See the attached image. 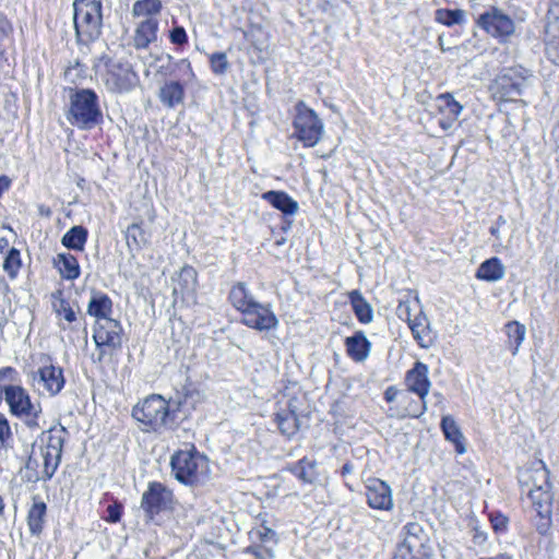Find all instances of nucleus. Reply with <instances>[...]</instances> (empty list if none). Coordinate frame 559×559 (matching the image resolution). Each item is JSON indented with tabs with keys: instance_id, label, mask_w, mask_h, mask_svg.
<instances>
[{
	"instance_id": "obj_1",
	"label": "nucleus",
	"mask_w": 559,
	"mask_h": 559,
	"mask_svg": "<svg viewBox=\"0 0 559 559\" xmlns=\"http://www.w3.org/2000/svg\"><path fill=\"white\" fill-rule=\"evenodd\" d=\"M67 435L64 427H52L34 441L26 467L36 472V479L48 480L55 475Z\"/></svg>"
},
{
	"instance_id": "obj_2",
	"label": "nucleus",
	"mask_w": 559,
	"mask_h": 559,
	"mask_svg": "<svg viewBox=\"0 0 559 559\" xmlns=\"http://www.w3.org/2000/svg\"><path fill=\"white\" fill-rule=\"evenodd\" d=\"M132 417L146 432H160L177 425L176 409H173L170 399L166 400L159 394H151L139 402L132 409Z\"/></svg>"
},
{
	"instance_id": "obj_3",
	"label": "nucleus",
	"mask_w": 559,
	"mask_h": 559,
	"mask_svg": "<svg viewBox=\"0 0 559 559\" xmlns=\"http://www.w3.org/2000/svg\"><path fill=\"white\" fill-rule=\"evenodd\" d=\"M68 121L79 129H92L103 120L98 95L90 88L75 90L70 95Z\"/></svg>"
},
{
	"instance_id": "obj_4",
	"label": "nucleus",
	"mask_w": 559,
	"mask_h": 559,
	"mask_svg": "<svg viewBox=\"0 0 559 559\" xmlns=\"http://www.w3.org/2000/svg\"><path fill=\"white\" fill-rule=\"evenodd\" d=\"M170 465L175 478L186 485L204 480L210 472L207 459L194 449L177 451Z\"/></svg>"
},
{
	"instance_id": "obj_5",
	"label": "nucleus",
	"mask_w": 559,
	"mask_h": 559,
	"mask_svg": "<svg viewBox=\"0 0 559 559\" xmlns=\"http://www.w3.org/2000/svg\"><path fill=\"white\" fill-rule=\"evenodd\" d=\"M74 27L80 41L95 40L102 29V0H75Z\"/></svg>"
},
{
	"instance_id": "obj_6",
	"label": "nucleus",
	"mask_w": 559,
	"mask_h": 559,
	"mask_svg": "<svg viewBox=\"0 0 559 559\" xmlns=\"http://www.w3.org/2000/svg\"><path fill=\"white\" fill-rule=\"evenodd\" d=\"M1 394L9 406L10 413L22 419L29 428L38 427L41 414L39 404L32 402L28 392L21 385H4Z\"/></svg>"
},
{
	"instance_id": "obj_7",
	"label": "nucleus",
	"mask_w": 559,
	"mask_h": 559,
	"mask_svg": "<svg viewBox=\"0 0 559 559\" xmlns=\"http://www.w3.org/2000/svg\"><path fill=\"white\" fill-rule=\"evenodd\" d=\"M294 129L296 136L305 146H314L322 138L324 126L314 110L302 100L295 106Z\"/></svg>"
},
{
	"instance_id": "obj_8",
	"label": "nucleus",
	"mask_w": 559,
	"mask_h": 559,
	"mask_svg": "<svg viewBox=\"0 0 559 559\" xmlns=\"http://www.w3.org/2000/svg\"><path fill=\"white\" fill-rule=\"evenodd\" d=\"M120 323L114 319L105 318L104 321H97L93 333V340L97 347V353L92 355L94 362H102L110 350L121 346Z\"/></svg>"
},
{
	"instance_id": "obj_9",
	"label": "nucleus",
	"mask_w": 559,
	"mask_h": 559,
	"mask_svg": "<svg viewBox=\"0 0 559 559\" xmlns=\"http://www.w3.org/2000/svg\"><path fill=\"white\" fill-rule=\"evenodd\" d=\"M530 78V72L522 67L506 69L495 80L492 91L502 100H516L527 86Z\"/></svg>"
},
{
	"instance_id": "obj_10",
	"label": "nucleus",
	"mask_w": 559,
	"mask_h": 559,
	"mask_svg": "<svg viewBox=\"0 0 559 559\" xmlns=\"http://www.w3.org/2000/svg\"><path fill=\"white\" fill-rule=\"evenodd\" d=\"M175 498L173 491L158 481H151L141 498V508L147 520L153 521L162 512L173 510Z\"/></svg>"
},
{
	"instance_id": "obj_11",
	"label": "nucleus",
	"mask_w": 559,
	"mask_h": 559,
	"mask_svg": "<svg viewBox=\"0 0 559 559\" xmlns=\"http://www.w3.org/2000/svg\"><path fill=\"white\" fill-rule=\"evenodd\" d=\"M477 25L500 43L507 41L515 32L513 19L502 9L490 7L477 19Z\"/></svg>"
},
{
	"instance_id": "obj_12",
	"label": "nucleus",
	"mask_w": 559,
	"mask_h": 559,
	"mask_svg": "<svg viewBox=\"0 0 559 559\" xmlns=\"http://www.w3.org/2000/svg\"><path fill=\"white\" fill-rule=\"evenodd\" d=\"M102 81L109 92L123 94L139 84V75L128 63L110 62L102 75Z\"/></svg>"
},
{
	"instance_id": "obj_13",
	"label": "nucleus",
	"mask_w": 559,
	"mask_h": 559,
	"mask_svg": "<svg viewBox=\"0 0 559 559\" xmlns=\"http://www.w3.org/2000/svg\"><path fill=\"white\" fill-rule=\"evenodd\" d=\"M532 487L528 489V498L540 516L550 513L552 502L551 485L549 483V472L545 466L537 468L530 476Z\"/></svg>"
},
{
	"instance_id": "obj_14",
	"label": "nucleus",
	"mask_w": 559,
	"mask_h": 559,
	"mask_svg": "<svg viewBox=\"0 0 559 559\" xmlns=\"http://www.w3.org/2000/svg\"><path fill=\"white\" fill-rule=\"evenodd\" d=\"M32 382L40 394L56 396L66 384L63 369L51 364L41 366L33 372Z\"/></svg>"
},
{
	"instance_id": "obj_15",
	"label": "nucleus",
	"mask_w": 559,
	"mask_h": 559,
	"mask_svg": "<svg viewBox=\"0 0 559 559\" xmlns=\"http://www.w3.org/2000/svg\"><path fill=\"white\" fill-rule=\"evenodd\" d=\"M204 401L203 393L195 386L188 384L183 385L180 391H177L174 396H170V404L173 409H176V418L181 413L188 417L192 411H195Z\"/></svg>"
},
{
	"instance_id": "obj_16",
	"label": "nucleus",
	"mask_w": 559,
	"mask_h": 559,
	"mask_svg": "<svg viewBox=\"0 0 559 559\" xmlns=\"http://www.w3.org/2000/svg\"><path fill=\"white\" fill-rule=\"evenodd\" d=\"M367 503L370 508L382 511L393 509L391 487L383 480L373 478L366 486Z\"/></svg>"
},
{
	"instance_id": "obj_17",
	"label": "nucleus",
	"mask_w": 559,
	"mask_h": 559,
	"mask_svg": "<svg viewBox=\"0 0 559 559\" xmlns=\"http://www.w3.org/2000/svg\"><path fill=\"white\" fill-rule=\"evenodd\" d=\"M158 29V20H141L134 27L130 45L136 50L147 49L157 41Z\"/></svg>"
},
{
	"instance_id": "obj_18",
	"label": "nucleus",
	"mask_w": 559,
	"mask_h": 559,
	"mask_svg": "<svg viewBox=\"0 0 559 559\" xmlns=\"http://www.w3.org/2000/svg\"><path fill=\"white\" fill-rule=\"evenodd\" d=\"M276 324L277 319L269 308L247 298V326L264 331L274 328Z\"/></svg>"
},
{
	"instance_id": "obj_19",
	"label": "nucleus",
	"mask_w": 559,
	"mask_h": 559,
	"mask_svg": "<svg viewBox=\"0 0 559 559\" xmlns=\"http://www.w3.org/2000/svg\"><path fill=\"white\" fill-rule=\"evenodd\" d=\"M429 369L424 362L417 361L414 367L407 371L405 382L411 392L416 393L420 401L424 402L430 389V380L428 378Z\"/></svg>"
},
{
	"instance_id": "obj_20",
	"label": "nucleus",
	"mask_w": 559,
	"mask_h": 559,
	"mask_svg": "<svg viewBox=\"0 0 559 559\" xmlns=\"http://www.w3.org/2000/svg\"><path fill=\"white\" fill-rule=\"evenodd\" d=\"M173 293L182 299H193L197 292V271L189 265L183 266L173 280Z\"/></svg>"
},
{
	"instance_id": "obj_21",
	"label": "nucleus",
	"mask_w": 559,
	"mask_h": 559,
	"mask_svg": "<svg viewBox=\"0 0 559 559\" xmlns=\"http://www.w3.org/2000/svg\"><path fill=\"white\" fill-rule=\"evenodd\" d=\"M414 338L423 348H429L433 345L436 336L432 332L429 320L423 311L414 316V320L408 324Z\"/></svg>"
},
{
	"instance_id": "obj_22",
	"label": "nucleus",
	"mask_w": 559,
	"mask_h": 559,
	"mask_svg": "<svg viewBox=\"0 0 559 559\" xmlns=\"http://www.w3.org/2000/svg\"><path fill=\"white\" fill-rule=\"evenodd\" d=\"M185 95L183 84L176 80L165 81L158 91L160 103L168 108H175L183 104Z\"/></svg>"
},
{
	"instance_id": "obj_23",
	"label": "nucleus",
	"mask_w": 559,
	"mask_h": 559,
	"mask_svg": "<svg viewBox=\"0 0 559 559\" xmlns=\"http://www.w3.org/2000/svg\"><path fill=\"white\" fill-rule=\"evenodd\" d=\"M250 35L251 45L249 52L251 55L252 62H260L264 60L269 55V36L259 26H251L250 32H247V36Z\"/></svg>"
},
{
	"instance_id": "obj_24",
	"label": "nucleus",
	"mask_w": 559,
	"mask_h": 559,
	"mask_svg": "<svg viewBox=\"0 0 559 559\" xmlns=\"http://www.w3.org/2000/svg\"><path fill=\"white\" fill-rule=\"evenodd\" d=\"M346 353L355 361H364L370 353L371 344L364 332L358 331L345 340Z\"/></svg>"
},
{
	"instance_id": "obj_25",
	"label": "nucleus",
	"mask_w": 559,
	"mask_h": 559,
	"mask_svg": "<svg viewBox=\"0 0 559 559\" xmlns=\"http://www.w3.org/2000/svg\"><path fill=\"white\" fill-rule=\"evenodd\" d=\"M53 265L60 276L68 281L76 280L81 274L78 259L69 252L58 253L53 259Z\"/></svg>"
},
{
	"instance_id": "obj_26",
	"label": "nucleus",
	"mask_w": 559,
	"mask_h": 559,
	"mask_svg": "<svg viewBox=\"0 0 559 559\" xmlns=\"http://www.w3.org/2000/svg\"><path fill=\"white\" fill-rule=\"evenodd\" d=\"M162 9V0H136L132 4L131 14L135 19L157 20Z\"/></svg>"
},
{
	"instance_id": "obj_27",
	"label": "nucleus",
	"mask_w": 559,
	"mask_h": 559,
	"mask_svg": "<svg viewBox=\"0 0 559 559\" xmlns=\"http://www.w3.org/2000/svg\"><path fill=\"white\" fill-rule=\"evenodd\" d=\"M111 311L112 302L106 294L96 293L92 296L87 305L88 314L95 317L97 321H104L105 318H109Z\"/></svg>"
},
{
	"instance_id": "obj_28",
	"label": "nucleus",
	"mask_w": 559,
	"mask_h": 559,
	"mask_svg": "<svg viewBox=\"0 0 559 559\" xmlns=\"http://www.w3.org/2000/svg\"><path fill=\"white\" fill-rule=\"evenodd\" d=\"M47 506L44 501L34 499L27 513V525L32 535H39L43 532Z\"/></svg>"
},
{
	"instance_id": "obj_29",
	"label": "nucleus",
	"mask_w": 559,
	"mask_h": 559,
	"mask_svg": "<svg viewBox=\"0 0 559 559\" xmlns=\"http://www.w3.org/2000/svg\"><path fill=\"white\" fill-rule=\"evenodd\" d=\"M263 199L271 203L275 209L282 211L284 214L293 215L298 211V203L285 192L269 191L263 194Z\"/></svg>"
},
{
	"instance_id": "obj_30",
	"label": "nucleus",
	"mask_w": 559,
	"mask_h": 559,
	"mask_svg": "<svg viewBox=\"0 0 559 559\" xmlns=\"http://www.w3.org/2000/svg\"><path fill=\"white\" fill-rule=\"evenodd\" d=\"M545 41L549 59L559 66V19L548 22Z\"/></svg>"
},
{
	"instance_id": "obj_31",
	"label": "nucleus",
	"mask_w": 559,
	"mask_h": 559,
	"mask_svg": "<svg viewBox=\"0 0 559 559\" xmlns=\"http://www.w3.org/2000/svg\"><path fill=\"white\" fill-rule=\"evenodd\" d=\"M504 276V266L498 258H491L483 262L477 272L476 277L487 282H497Z\"/></svg>"
},
{
	"instance_id": "obj_32",
	"label": "nucleus",
	"mask_w": 559,
	"mask_h": 559,
	"mask_svg": "<svg viewBox=\"0 0 559 559\" xmlns=\"http://www.w3.org/2000/svg\"><path fill=\"white\" fill-rule=\"evenodd\" d=\"M350 305L361 323H370L373 319V311L370 304L364 298L359 290H352L348 294Z\"/></svg>"
},
{
	"instance_id": "obj_33",
	"label": "nucleus",
	"mask_w": 559,
	"mask_h": 559,
	"mask_svg": "<svg viewBox=\"0 0 559 559\" xmlns=\"http://www.w3.org/2000/svg\"><path fill=\"white\" fill-rule=\"evenodd\" d=\"M441 429L445 439L455 444L456 451L461 454L464 453L466 450L463 443L464 437L453 417L449 415L443 416L441 420Z\"/></svg>"
},
{
	"instance_id": "obj_34",
	"label": "nucleus",
	"mask_w": 559,
	"mask_h": 559,
	"mask_svg": "<svg viewBox=\"0 0 559 559\" xmlns=\"http://www.w3.org/2000/svg\"><path fill=\"white\" fill-rule=\"evenodd\" d=\"M52 309L60 320H64L67 323H73L76 321V312L70 305V302L63 298V294L60 290L55 292L51 295Z\"/></svg>"
},
{
	"instance_id": "obj_35",
	"label": "nucleus",
	"mask_w": 559,
	"mask_h": 559,
	"mask_svg": "<svg viewBox=\"0 0 559 559\" xmlns=\"http://www.w3.org/2000/svg\"><path fill=\"white\" fill-rule=\"evenodd\" d=\"M86 240V228L83 226H73L63 235L61 243L68 249L83 251Z\"/></svg>"
},
{
	"instance_id": "obj_36",
	"label": "nucleus",
	"mask_w": 559,
	"mask_h": 559,
	"mask_svg": "<svg viewBox=\"0 0 559 559\" xmlns=\"http://www.w3.org/2000/svg\"><path fill=\"white\" fill-rule=\"evenodd\" d=\"M504 329L508 336V345L512 355L515 356L525 340L526 328L518 321H511L506 324Z\"/></svg>"
},
{
	"instance_id": "obj_37",
	"label": "nucleus",
	"mask_w": 559,
	"mask_h": 559,
	"mask_svg": "<svg viewBox=\"0 0 559 559\" xmlns=\"http://www.w3.org/2000/svg\"><path fill=\"white\" fill-rule=\"evenodd\" d=\"M126 240L131 250H141L148 243L150 235L140 223H133L126 230Z\"/></svg>"
},
{
	"instance_id": "obj_38",
	"label": "nucleus",
	"mask_w": 559,
	"mask_h": 559,
	"mask_svg": "<svg viewBox=\"0 0 559 559\" xmlns=\"http://www.w3.org/2000/svg\"><path fill=\"white\" fill-rule=\"evenodd\" d=\"M276 423L281 432L287 437L295 435L299 428L298 418L292 411L277 413Z\"/></svg>"
},
{
	"instance_id": "obj_39",
	"label": "nucleus",
	"mask_w": 559,
	"mask_h": 559,
	"mask_svg": "<svg viewBox=\"0 0 559 559\" xmlns=\"http://www.w3.org/2000/svg\"><path fill=\"white\" fill-rule=\"evenodd\" d=\"M465 11L461 9H438L435 12V20L445 26L460 25L465 22Z\"/></svg>"
},
{
	"instance_id": "obj_40",
	"label": "nucleus",
	"mask_w": 559,
	"mask_h": 559,
	"mask_svg": "<svg viewBox=\"0 0 559 559\" xmlns=\"http://www.w3.org/2000/svg\"><path fill=\"white\" fill-rule=\"evenodd\" d=\"M418 311H423L418 299L414 298L411 299L407 297L406 299H402L399 301V305L396 307V314L397 317L407 322L409 324L414 320V316L418 313Z\"/></svg>"
},
{
	"instance_id": "obj_41",
	"label": "nucleus",
	"mask_w": 559,
	"mask_h": 559,
	"mask_svg": "<svg viewBox=\"0 0 559 559\" xmlns=\"http://www.w3.org/2000/svg\"><path fill=\"white\" fill-rule=\"evenodd\" d=\"M437 100L438 108L441 114L451 117L452 120H456L459 118L463 107L453 98L452 95L442 94Z\"/></svg>"
},
{
	"instance_id": "obj_42",
	"label": "nucleus",
	"mask_w": 559,
	"mask_h": 559,
	"mask_svg": "<svg viewBox=\"0 0 559 559\" xmlns=\"http://www.w3.org/2000/svg\"><path fill=\"white\" fill-rule=\"evenodd\" d=\"M21 269L20 251L11 248L3 261V270L10 278H15Z\"/></svg>"
},
{
	"instance_id": "obj_43",
	"label": "nucleus",
	"mask_w": 559,
	"mask_h": 559,
	"mask_svg": "<svg viewBox=\"0 0 559 559\" xmlns=\"http://www.w3.org/2000/svg\"><path fill=\"white\" fill-rule=\"evenodd\" d=\"M251 540H259L262 544H273L275 545L277 543L276 539V533L264 526L260 525L259 527H254L249 532Z\"/></svg>"
},
{
	"instance_id": "obj_44",
	"label": "nucleus",
	"mask_w": 559,
	"mask_h": 559,
	"mask_svg": "<svg viewBox=\"0 0 559 559\" xmlns=\"http://www.w3.org/2000/svg\"><path fill=\"white\" fill-rule=\"evenodd\" d=\"M313 467L314 464L312 462H308L306 459H302L295 465L293 472L298 478L302 479L306 483H310L312 481L313 478Z\"/></svg>"
},
{
	"instance_id": "obj_45",
	"label": "nucleus",
	"mask_w": 559,
	"mask_h": 559,
	"mask_svg": "<svg viewBox=\"0 0 559 559\" xmlns=\"http://www.w3.org/2000/svg\"><path fill=\"white\" fill-rule=\"evenodd\" d=\"M211 69L215 74H225L228 69V61L226 53L215 52L210 57Z\"/></svg>"
},
{
	"instance_id": "obj_46",
	"label": "nucleus",
	"mask_w": 559,
	"mask_h": 559,
	"mask_svg": "<svg viewBox=\"0 0 559 559\" xmlns=\"http://www.w3.org/2000/svg\"><path fill=\"white\" fill-rule=\"evenodd\" d=\"M229 298L237 310L245 312V284L238 283L231 289Z\"/></svg>"
},
{
	"instance_id": "obj_47",
	"label": "nucleus",
	"mask_w": 559,
	"mask_h": 559,
	"mask_svg": "<svg viewBox=\"0 0 559 559\" xmlns=\"http://www.w3.org/2000/svg\"><path fill=\"white\" fill-rule=\"evenodd\" d=\"M12 440V431L8 418L0 413V447H4Z\"/></svg>"
},
{
	"instance_id": "obj_48",
	"label": "nucleus",
	"mask_w": 559,
	"mask_h": 559,
	"mask_svg": "<svg viewBox=\"0 0 559 559\" xmlns=\"http://www.w3.org/2000/svg\"><path fill=\"white\" fill-rule=\"evenodd\" d=\"M169 40L171 44L177 46H182L188 43V35L186 29L182 26H174L169 32Z\"/></svg>"
},
{
	"instance_id": "obj_49",
	"label": "nucleus",
	"mask_w": 559,
	"mask_h": 559,
	"mask_svg": "<svg viewBox=\"0 0 559 559\" xmlns=\"http://www.w3.org/2000/svg\"><path fill=\"white\" fill-rule=\"evenodd\" d=\"M122 515V504L114 502L107 507V516L105 520L109 523H118Z\"/></svg>"
},
{
	"instance_id": "obj_50",
	"label": "nucleus",
	"mask_w": 559,
	"mask_h": 559,
	"mask_svg": "<svg viewBox=\"0 0 559 559\" xmlns=\"http://www.w3.org/2000/svg\"><path fill=\"white\" fill-rule=\"evenodd\" d=\"M426 408H427L426 399L424 400V402L421 401L420 405H418L417 403H409L405 409L404 416L407 415L411 417L418 418L419 416H421L425 413Z\"/></svg>"
},
{
	"instance_id": "obj_51",
	"label": "nucleus",
	"mask_w": 559,
	"mask_h": 559,
	"mask_svg": "<svg viewBox=\"0 0 559 559\" xmlns=\"http://www.w3.org/2000/svg\"><path fill=\"white\" fill-rule=\"evenodd\" d=\"M155 61L160 63L157 72L162 73L164 69L168 68L174 62V58L169 53H160L155 57Z\"/></svg>"
},
{
	"instance_id": "obj_52",
	"label": "nucleus",
	"mask_w": 559,
	"mask_h": 559,
	"mask_svg": "<svg viewBox=\"0 0 559 559\" xmlns=\"http://www.w3.org/2000/svg\"><path fill=\"white\" fill-rule=\"evenodd\" d=\"M174 66L178 70L183 71L185 74L188 78H192L193 76V71H192V68H191V63L187 59H181V60L175 62Z\"/></svg>"
},
{
	"instance_id": "obj_53",
	"label": "nucleus",
	"mask_w": 559,
	"mask_h": 559,
	"mask_svg": "<svg viewBox=\"0 0 559 559\" xmlns=\"http://www.w3.org/2000/svg\"><path fill=\"white\" fill-rule=\"evenodd\" d=\"M491 524L495 531H503L507 528L508 520L503 515L491 516Z\"/></svg>"
},
{
	"instance_id": "obj_54",
	"label": "nucleus",
	"mask_w": 559,
	"mask_h": 559,
	"mask_svg": "<svg viewBox=\"0 0 559 559\" xmlns=\"http://www.w3.org/2000/svg\"><path fill=\"white\" fill-rule=\"evenodd\" d=\"M247 551H252L257 556L258 559L274 558V551H273V549H271L269 547H264V549H263L264 554H262L261 551L258 550V548H254V547L247 548Z\"/></svg>"
},
{
	"instance_id": "obj_55",
	"label": "nucleus",
	"mask_w": 559,
	"mask_h": 559,
	"mask_svg": "<svg viewBox=\"0 0 559 559\" xmlns=\"http://www.w3.org/2000/svg\"><path fill=\"white\" fill-rule=\"evenodd\" d=\"M11 29L9 21L0 14V37L7 36Z\"/></svg>"
},
{
	"instance_id": "obj_56",
	"label": "nucleus",
	"mask_w": 559,
	"mask_h": 559,
	"mask_svg": "<svg viewBox=\"0 0 559 559\" xmlns=\"http://www.w3.org/2000/svg\"><path fill=\"white\" fill-rule=\"evenodd\" d=\"M399 391L394 386H389L384 392V399L388 402H393L397 397Z\"/></svg>"
},
{
	"instance_id": "obj_57",
	"label": "nucleus",
	"mask_w": 559,
	"mask_h": 559,
	"mask_svg": "<svg viewBox=\"0 0 559 559\" xmlns=\"http://www.w3.org/2000/svg\"><path fill=\"white\" fill-rule=\"evenodd\" d=\"M486 540H487V535L484 532L475 530V533H474V536H473V542L475 544L480 545V544H484Z\"/></svg>"
},
{
	"instance_id": "obj_58",
	"label": "nucleus",
	"mask_w": 559,
	"mask_h": 559,
	"mask_svg": "<svg viewBox=\"0 0 559 559\" xmlns=\"http://www.w3.org/2000/svg\"><path fill=\"white\" fill-rule=\"evenodd\" d=\"M454 121H455V120H452V118H451V117H448V116H447V118H444V119H440L439 124H440V127H441L443 130H448V129H450V128L452 127V124H453V122H454Z\"/></svg>"
},
{
	"instance_id": "obj_59",
	"label": "nucleus",
	"mask_w": 559,
	"mask_h": 559,
	"mask_svg": "<svg viewBox=\"0 0 559 559\" xmlns=\"http://www.w3.org/2000/svg\"><path fill=\"white\" fill-rule=\"evenodd\" d=\"M479 559H513V557L507 552H503V554H499L495 557H483Z\"/></svg>"
},
{
	"instance_id": "obj_60",
	"label": "nucleus",
	"mask_w": 559,
	"mask_h": 559,
	"mask_svg": "<svg viewBox=\"0 0 559 559\" xmlns=\"http://www.w3.org/2000/svg\"><path fill=\"white\" fill-rule=\"evenodd\" d=\"M14 372H15V370L12 367L2 368V369H0V378L7 377Z\"/></svg>"
},
{
	"instance_id": "obj_61",
	"label": "nucleus",
	"mask_w": 559,
	"mask_h": 559,
	"mask_svg": "<svg viewBox=\"0 0 559 559\" xmlns=\"http://www.w3.org/2000/svg\"><path fill=\"white\" fill-rule=\"evenodd\" d=\"M353 472V465L349 464V463H346L343 465L342 467V474L343 475H346V474H350Z\"/></svg>"
},
{
	"instance_id": "obj_62",
	"label": "nucleus",
	"mask_w": 559,
	"mask_h": 559,
	"mask_svg": "<svg viewBox=\"0 0 559 559\" xmlns=\"http://www.w3.org/2000/svg\"><path fill=\"white\" fill-rule=\"evenodd\" d=\"M438 43H439V47L441 49V51L445 52L448 50H450L451 48H445V45L443 44V38L442 36H439L438 38Z\"/></svg>"
},
{
	"instance_id": "obj_63",
	"label": "nucleus",
	"mask_w": 559,
	"mask_h": 559,
	"mask_svg": "<svg viewBox=\"0 0 559 559\" xmlns=\"http://www.w3.org/2000/svg\"><path fill=\"white\" fill-rule=\"evenodd\" d=\"M490 234L496 236V237H499V228L498 227H491L490 228Z\"/></svg>"
},
{
	"instance_id": "obj_64",
	"label": "nucleus",
	"mask_w": 559,
	"mask_h": 559,
	"mask_svg": "<svg viewBox=\"0 0 559 559\" xmlns=\"http://www.w3.org/2000/svg\"><path fill=\"white\" fill-rule=\"evenodd\" d=\"M433 396L438 400L439 403L442 402V394L441 393H433Z\"/></svg>"
}]
</instances>
